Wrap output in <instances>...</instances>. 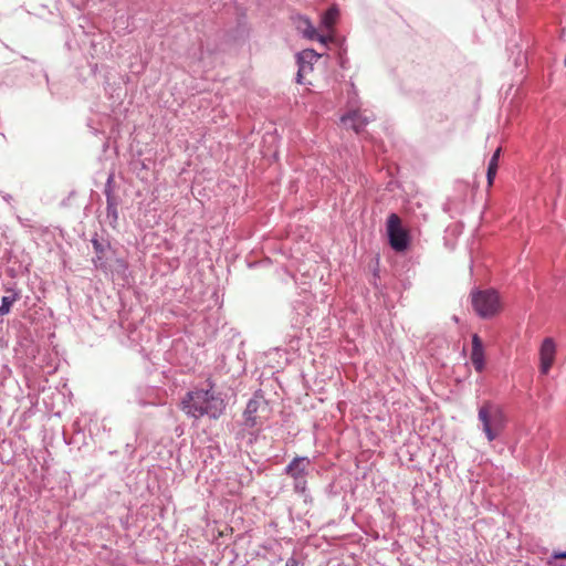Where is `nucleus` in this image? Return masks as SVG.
Returning a JSON list of instances; mask_svg holds the SVG:
<instances>
[{"label":"nucleus","mask_w":566,"mask_h":566,"mask_svg":"<svg viewBox=\"0 0 566 566\" xmlns=\"http://www.w3.org/2000/svg\"><path fill=\"white\" fill-rule=\"evenodd\" d=\"M294 480V490L300 493H304L306 491V476H297L293 478Z\"/></svg>","instance_id":"15"},{"label":"nucleus","mask_w":566,"mask_h":566,"mask_svg":"<svg viewBox=\"0 0 566 566\" xmlns=\"http://www.w3.org/2000/svg\"><path fill=\"white\" fill-rule=\"evenodd\" d=\"M539 370L543 375H547L555 361L556 357V343L553 338L546 337L543 339L539 347Z\"/></svg>","instance_id":"6"},{"label":"nucleus","mask_w":566,"mask_h":566,"mask_svg":"<svg viewBox=\"0 0 566 566\" xmlns=\"http://www.w3.org/2000/svg\"><path fill=\"white\" fill-rule=\"evenodd\" d=\"M387 234L390 247L397 251L402 252L409 245V235L401 227L400 218L396 213L389 214L387 219Z\"/></svg>","instance_id":"4"},{"label":"nucleus","mask_w":566,"mask_h":566,"mask_svg":"<svg viewBox=\"0 0 566 566\" xmlns=\"http://www.w3.org/2000/svg\"><path fill=\"white\" fill-rule=\"evenodd\" d=\"M472 304L478 315L483 318L496 315L502 307L500 295L494 290L473 292Z\"/></svg>","instance_id":"3"},{"label":"nucleus","mask_w":566,"mask_h":566,"mask_svg":"<svg viewBox=\"0 0 566 566\" xmlns=\"http://www.w3.org/2000/svg\"><path fill=\"white\" fill-rule=\"evenodd\" d=\"M554 558L566 559V551L554 552Z\"/></svg>","instance_id":"17"},{"label":"nucleus","mask_w":566,"mask_h":566,"mask_svg":"<svg viewBox=\"0 0 566 566\" xmlns=\"http://www.w3.org/2000/svg\"><path fill=\"white\" fill-rule=\"evenodd\" d=\"M319 54L312 49L303 50L297 53L298 71L296 74V82L298 84H306L305 76L313 71V65L319 59Z\"/></svg>","instance_id":"5"},{"label":"nucleus","mask_w":566,"mask_h":566,"mask_svg":"<svg viewBox=\"0 0 566 566\" xmlns=\"http://www.w3.org/2000/svg\"><path fill=\"white\" fill-rule=\"evenodd\" d=\"M311 460L307 457H296L286 467L285 471L292 478L306 476Z\"/></svg>","instance_id":"10"},{"label":"nucleus","mask_w":566,"mask_h":566,"mask_svg":"<svg viewBox=\"0 0 566 566\" xmlns=\"http://www.w3.org/2000/svg\"><path fill=\"white\" fill-rule=\"evenodd\" d=\"M11 294L10 295H4L2 296L1 298V304H0V316H3V315H7L9 314L10 310H11V306L12 304L19 300L20 297V294L18 291H14V290H11L10 291Z\"/></svg>","instance_id":"14"},{"label":"nucleus","mask_w":566,"mask_h":566,"mask_svg":"<svg viewBox=\"0 0 566 566\" xmlns=\"http://www.w3.org/2000/svg\"><path fill=\"white\" fill-rule=\"evenodd\" d=\"M471 361L474 369L481 373L485 368V352L481 338L478 334L472 335Z\"/></svg>","instance_id":"9"},{"label":"nucleus","mask_w":566,"mask_h":566,"mask_svg":"<svg viewBox=\"0 0 566 566\" xmlns=\"http://www.w3.org/2000/svg\"><path fill=\"white\" fill-rule=\"evenodd\" d=\"M339 11L336 7L329 8L321 18L319 29L322 31H332L337 21Z\"/></svg>","instance_id":"12"},{"label":"nucleus","mask_w":566,"mask_h":566,"mask_svg":"<svg viewBox=\"0 0 566 566\" xmlns=\"http://www.w3.org/2000/svg\"><path fill=\"white\" fill-rule=\"evenodd\" d=\"M260 407V399L255 396L249 400L247 403V408L244 410V421L245 426L254 427L256 424L255 413L258 412Z\"/></svg>","instance_id":"11"},{"label":"nucleus","mask_w":566,"mask_h":566,"mask_svg":"<svg viewBox=\"0 0 566 566\" xmlns=\"http://www.w3.org/2000/svg\"><path fill=\"white\" fill-rule=\"evenodd\" d=\"M286 566H298V563L295 558H290L286 562Z\"/></svg>","instance_id":"19"},{"label":"nucleus","mask_w":566,"mask_h":566,"mask_svg":"<svg viewBox=\"0 0 566 566\" xmlns=\"http://www.w3.org/2000/svg\"><path fill=\"white\" fill-rule=\"evenodd\" d=\"M374 117L361 115L357 111L349 112L340 117L342 124L359 133Z\"/></svg>","instance_id":"8"},{"label":"nucleus","mask_w":566,"mask_h":566,"mask_svg":"<svg viewBox=\"0 0 566 566\" xmlns=\"http://www.w3.org/2000/svg\"><path fill=\"white\" fill-rule=\"evenodd\" d=\"M478 418L482 423V430L490 442L495 440L505 428L506 417L503 410L492 403H485L480 407Z\"/></svg>","instance_id":"2"},{"label":"nucleus","mask_w":566,"mask_h":566,"mask_svg":"<svg viewBox=\"0 0 566 566\" xmlns=\"http://www.w3.org/2000/svg\"><path fill=\"white\" fill-rule=\"evenodd\" d=\"M565 65H566V57H565Z\"/></svg>","instance_id":"20"},{"label":"nucleus","mask_w":566,"mask_h":566,"mask_svg":"<svg viewBox=\"0 0 566 566\" xmlns=\"http://www.w3.org/2000/svg\"><path fill=\"white\" fill-rule=\"evenodd\" d=\"M106 196H107L108 214L112 213L114 216V218H116V207H115V203L112 201L111 190L106 191Z\"/></svg>","instance_id":"16"},{"label":"nucleus","mask_w":566,"mask_h":566,"mask_svg":"<svg viewBox=\"0 0 566 566\" xmlns=\"http://www.w3.org/2000/svg\"><path fill=\"white\" fill-rule=\"evenodd\" d=\"M295 25L297 31L308 40H316L324 45H326L327 42L332 40V36L319 34L307 17H297L295 20Z\"/></svg>","instance_id":"7"},{"label":"nucleus","mask_w":566,"mask_h":566,"mask_svg":"<svg viewBox=\"0 0 566 566\" xmlns=\"http://www.w3.org/2000/svg\"><path fill=\"white\" fill-rule=\"evenodd\" d=\"M501 148H497L492 155L486 171L488 186L491 187L493 185L494 178L496 176L499 159H500Z\"/></svg>","instance_id":"13"},{"label":"nucleus","mask_w":566,"mask_h":566,"mask_svg":"<svg viewBox=\"0 0 566 566\" xmlns=\"http://www.w3.org/2000/svg\"><path fill=\"white\" fill-rule=\"evenodd\" d=\"M93 245H94V249L97 251V252H102L103 251V247L102 244L97 241V240H93L92 241Z\"/></svg>","instance_id":"18"},{"label":"nucleus","mask_w":566,"mask_h":566,"mask_svg":"<svg viewBox=\"0 0 566 566\" xmlns=\"http://www.w3.org/2000/svg\"><path fill=\"white\" fill-rule=\"evenodd\" d=\"M182 411L195 419L208 416L218 419L226 409L224 400L211 389L189 391L181 401Z\"/></svg>","instance_id":"1"}]
</instances>
